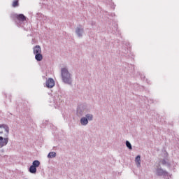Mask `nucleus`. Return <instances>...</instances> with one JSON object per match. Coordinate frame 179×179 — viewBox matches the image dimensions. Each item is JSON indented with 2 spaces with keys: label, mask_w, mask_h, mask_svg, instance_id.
I'll use <instances>...</instances> for the list:
<instances>
[{
  "label": "nucleus",
  "mask_w": 179,
  "mask_h": 179,
  "mask_svg": "<svg viewBox=\"0 0 179 179\" xmlns=\"http://www.w3.org/2000/svg\"><path fill=\"white\" fill-rule=\"evenodd\" d=\"M86 117L87 120H89V121H92V120H93V115L91 114L86 115Z\"/></svg>",
  "instance_id": "nucleus-15"
},
{
  "label": "nucleus",
  "mask_w": 179,
  "mask_h": 179,
  "mask_svg": "<svg viewBox=\"0 0 179 179\" xmlns=\"http://www.w3.org/2000/svg\"><path fill=\"white\" fill-rule=\"evenodd\" d=\"M29 173H31V174H36V173H37V168H35L34 166L31 165L29 167Z\"/></svg>",
  "instance_id": "nucleus-7"
},
{
  "label": "nucleus",
  "mask_w": 179,
  "mask_h": 179,
  "mask_svg": "<svg viewBox=\"0 0 179 179\" xmlns=\"http://www.w3.org/2000/svg\"><path fill=\"white\" fill-rule=\"evenodd\" d=\"M35 59H36V61H43V55H41V53L35 55Z\"/></svg>",
  "instance_id": "nucleus-8"
},
{
  "label": "nucleus",
  "mask_w": 179,
  "mask_h": 179,
  "mask_svg": "<svg viewBox=\"0 0 179 179\" xmlns=\"http://www.w3.org/2000/svg\"><path fill=\"white\" fill-rule=\"evenodd\" d=\"M13 19H16L19 22H26V16L23 14H13L12 15Z\"/></svg>",
  "instance_id": "nucleus-3"
},
{
  "label": "nucleus",
  "mask_w": 179,
  "mask_h": 179,
  "mask_svg": "<svg viewBox=\"0 0 179 179\" xmlns=\"http://www.w3.org/2000/svg\"><path fill=\"white\" fill-rule=\"evenodd\" d=\"M13 8H16L19 6V0H14L12 3Z\"/></svg>",
  "instance_id": "nucleus-13"
},
{
  "label": "nucleus",
  "mask_w": 179,
  "mask_h": 179,
  "mask_svg": "<svg viewBox=\"0 0 179 179\" xmlns=\"http://www.w3.org/2000/svg\"><path fill=\"white\" fill-rule=\"evenodd\" d=\"M88 119L86 117H83L80 120V123L82 125H87V123L89 122V121L87 120Z\"/></svg>",
  "instance_id": "nucleus-10"
},
{
  "label": "nucleus",
  "mask_w": 179,
  "mask_h": 179,
  "mask_svg": "<svg viewBox=\"0 0 179 179\" xmlns=\"http://www.w3.org/2000/svg\"><path fill=\"white\" fill-rule=\"evenodd\" d=\"M126 145L129 149H132V145H131V143H129V141H126Z\"/></svg>",
  "instance_id": "nucleus-16"
},
{
  "label": "nucleus",
  "mask_w": 179,
  "mask_h": 179,
  "mask_svg": "<svg viewBox=\"0 0 179 179\" xmlns=\"http://www.w3.org/2000/svg\"><path fill=\"white\" fill-rule=\"evenodd\" d=\"M3 130L0 131V148H3L8 145L9 142V138L8 136L9 135V127L6 125H2Z\"/></svg>",
  "instance_id": "nucleus-1"
},
{
  "label": "nucleus",
  "mask_w": 179,
  "mask_h": 179,
  "mask_svg": "<svg viewBox=\"0 0 179 179\" xmlns=\"http://www.w3.org/2000/svg\"><path fill=\"white\" fill-rule=\"evenodd\" d=\"M166 160H162V164H166Z\"/></svg>",
  "instance_id": "nucleus-17"
},
{
  "label": "nucleus",
  "mask_w": 179,
  "mask_h": 179,
  "mask_svg": "<svg viewBox=\"0 0 179 179\" xmlns=\"http://www.w3.org/2000/svg\"><path fill=\"white\" fill-rule=\"evenodd\" d=\"M157 176H168L169 175V173H167V171H164L162 169H157Z\"/></svg>",
  "instance_id": "nucleus-6"
},
{
  "label": "nucleus",
  "mask_w": 179,
  "mask_h": 179,
  "mask_svg": "<svg viewBox=\"0 0 179 179\" xmlns=\"http://www.w3.org/2000/svg\"><path fill=\"white\" fill-rule=\"evenodd\" d=\"M135 162L137 164V167H141V155H138L136 159Z\"/></svg>",
  "instance_id": "nucleus-9"
},
{
  "label": "nucleus",
  "mask_w": 179,
  "mask_h": 179,
  "mask_svg": "<svg viewBox=\"0 0 179 179\" xmlns=\"http://www.w3.org/2000/svg\"><path fill=\"white\" fill-rule=\"evenodd\" d=\"M34 54L35 55L37 54H41V47H40V45H36L34 48Z\"/></svg>",
  "instance_id": "nucleus-5"
},
{
  "label": "nucleus",
  "mask_w": 179,
  "mask_h": 179,
  "mask_svg": "<svg viewBox=\"0 0 179 179\" xmlns=\"http://www.w3.org/2000/svg\"><path fill=\"white\" fill-rule=\"evenodd\" d=\"M32 166H34V167L37 169V167L40 166V162L38 160L34 161L32 163Z\"/></svg>",
  "instance_id": "nucleus-12"
},
{
  "label": "nucleus",
  "mask_w": 179,
  "mask_h": 179,
  "mask_svg": "<svg viewBox=\"0 0 179 179\" xmlns=\"http://www.w3.org/2000/svg\"><path fill=\"white\" fill-rule=\"evenodd\" d=\"M82 31L83 30L78 28L76 30V34H78V36H79V37H80V36H82Z\"/></svg>",
  "instance_id": "nucleus-14"
},
{
  "label": "nucleus",
  "mask_w": 179,
  "mask_h": 179,
  "mask_svg": "<svg viewBox=\"0 0 179 179\" xmlns=\"http://www.w3.org/2000/svg\"><path fill=\"white\" fill-rule=\"evenodd\" d=\"M62 80L64 83H67L68 85H71L72 83V79L71 78V74L68 69H62Z\"/></svg>",
  "instance_id": "nucleus-2"
},
{
  "label": "nucleus",
  "mask_w": 179,
  "mask_h": 179,
  "mask_svg": "<svg viewBox=\"0 0 179 179\" xmlns=\"http://www.w3.org/2000/svg\"><path fill=\"white\" fill-rule=\"evenodd\" d=\"M55 156H57V153H55V152H50L48 154V157L49 159H52V157H55Z\"/></svg>",
  "instance_id": "nucleus-11"
},
{
  "label": "nucleus",
  "mask_w": 179,
  "mask_h": 179,
  "mask_svg": "<svg viewBox=\"0 0 179 179\" xmlns=\"http://www.w3.org/2000/svg\"><path fill=\"white\" fill-rule=\"evenodd\" d=\"M55 86V81L52 78H48L46 81V87H48V89H52Z\"/></svg>",
  "instance_id": "nucleus-4"
}]
</instances>
